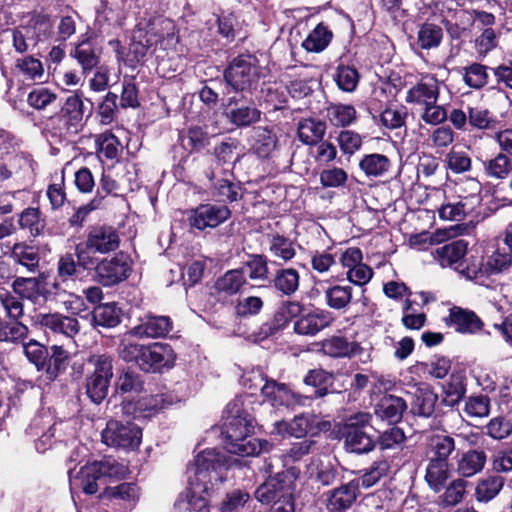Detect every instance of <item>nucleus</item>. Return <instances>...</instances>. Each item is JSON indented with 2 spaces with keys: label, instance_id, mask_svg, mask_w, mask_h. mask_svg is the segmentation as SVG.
<instances>
[{
  "label": "nucleus",
  "instance_id": "obj_43",
  "mask_svg": "<svg viewBox=\"0 0 512 512\" xmlns=\"http://www.w3.org/2000/svg\"><path fill=\"white\" fill-rule=\"evenodd\" d=\"M485 462L486 454L483 451L470 450L459 459L457 470L463 477H471L483 469Z\"/></svg>",
  "mask_w": 512,
  "mask_h": 512
},
{
  "label": "nucleus",
  "instance_id": "obj_37",
  "mask_svg": "<svg viewBox=\"0 0 512 512\" xmlns=\"http://www.w3.org/2000/svg\"><path fill=\"white\" fill-rule=\"evenodd\" d=\"M311 429V421L309 417L301 414L295 416L290 422L287 421H277L273 425V434L281 435V436H294V437H302L307 434V432Z\"/></svg>",
  "mask_w": 512,
  "mask_h": 512
},
{
  "label": "nucleus",
  "instance_id": "obj_16",
  "mask_svg": "<svg viewBox=\"0 0 512 512\" xmlns=\"http://www.w3.org/2000/svg\"><path fill=\"white\" fill-rule=\"evenodd\" d=\"M334 321L331 312L324 309H315L303 313L294 323V331L299 335L314 336L329 327Z\"/></svg>",
  "mask_w": 512,
  "mask_h": 512
},
{
  "label": "nucleus",
  "instance_id": "obj_51",
  "mask_svg": "<svg viewBox=\"0 0 512 512\" xmlns=\"http://www.w3.org/2000/svg\"><path fill=\"white\" fill-rule=\"evenodd\" d=\"M465 394V385L459 375H451L449 380L443 385L442 403L453 407L459 403Z\"/></svg>",
  "mask_w": 512,
  "mask_h": 512
},
{
  "label": "nucleus",
  "instance_id": "obj_52",
  "mask_svg": "<svg viewBox=\"0 0 512 512\" xmlns=\"http://www.w3.org/2000/svg\"><path fill=\"white\" fill-rule=\"evenodd\" d=\"M269 251L275 258L283 261V263L292 260L296 255L293 242L279 234H275L271 237Z\"/></svg>",
  "mask_w": 512,
  "mask_h": 512
},
{
  "label": "nucleus",
  "instance_id": "obj_55",
  "mask_svg": "<svg viewBox=\"0 0 512 512\" xmlns=\"http://www.w3.org/2000/svg\"><path fill=\"white\" fill-rule=\"evenodd\" d=\"M504 479L501 476H490L478 482L475 494L478 501L488 502L502 489Z\"/></svg>",
  "mask_w": 512,
  "mask_h": 512
},
{
  "label": "nucleus",
  "instance_id": "obj_19",
  "mask_svg": "<svg viewBox=\"0 0 512 512\" xmlns=\"http://www.w3.org/2000/svg\"><path fill=\"white\" fill-rule=\"evenodd\" d=\"M438 97V80L434 76L426 75L407 91L406 102L419 105L423 108L426 105L437 103Z\"/></svg>",
  "mask_w": 512,
  "mask_h": 512
},
{
  "label": "nucleus",
  "instance_id": "obj_6",
  "mask_svg": "<svg viewBox=\"0 0 512 512\" xmlns=\"http://www.w3.org/2000/svg\"><path fill=\"white\" fill-rule=\"evenodd\" d=\"M225 81L235 92H247L255 89L259 80L257 60L251 55L235 58L224 74Z\"/></svg>",
  "mask_w": 512,
  "mask_h": 512
},
{
  "label": "nucleus",
  "instance_id": "obj_2",
  "mask_svg": "<svg viewBox=\"0 0 512 512\" xmlns=\"http://www.w3.org/2000/svg\"><path fill=\"white\" fill-rule=\"evenodd\" d=\"M177 41L173 21L161 15H150L139 19L126 57L122 55V48L118 40H112L109 44L115 46L119 60H122L125 65L135 68L158 47L164 51L169 50L176 45Z\"/></svg>",
  "mask_w": 512,
  "mask_h": 512
},
{
  "label": "nucleus",
  "instance_id": "obj_25",
  "mask_svg": "<svg viewBox=\"0 0 512 512\" xmlns=\"http://www.w3.org/2000/svg\"><path fill=\"white\" fill-rule=\"evenodd\" d=\"M101 54V48L91 39L79 42L71 51V56L81 66L83 74L92 71L98 66Z\"/></svg>",
  "mask_w": 512,
  "mask_h": 512
},
{
  "label": "nucleus",
  "instance_id": "obj_36",
  "mask_svg": "<svg viewBox=\"0 0 512 512\" xmlns=\"http://www.w3.org/2000/svg\"><path fill=\"white\" fill-rule=\"evenodd\" d=\"M459 225L451 226L449 229H438L435 233L423 232L410 237L409 243L413 248L425 250L430 245L441 243L450 237L458 234Z\"/></svg>",
  "mask_w": 512,
  "mask_h": 512
},
{
  "label": "nucleus",
  "instance_id": "obj_50",
  "mask_svg": "<svg viewBox=\"0 0 512 512\" xmlns=\"http://www.w3.org/2000/svg\"><path fill=\"white\" fill-rule=\"evenodd\" d=\"M485 174L493 179H506L511 173V159L504 153L483 163Z\"/></svg>",
  "mask_w": 512,
  "mask_h": 512
},
{
  "label": "nucleus",
  "instance_id": "obj_28",
  "mask_svg": "<svg viewBox=\"0 0 512 512\" xmlns=\"http://www.w3.org/2000/svg\"><path fill=\"white\" fill-rule=\"evenodd\" d=\"M407 404L404 399L394 395H384L375 406V414L390 424L401 420Z\"/></svg>",
  "mask_w": 512,
  "mask_h": 512
},
{
  "label": "nucleus",
  "instance_id": "obj_17",
  "mask_svg": "<svg viewBox=\"0 0 512 512\" xmlns=\"http://www.w3.org/2000/svg\"><path fill=\"white\" fill-rule=\"evenodd\" d=\"M274 473V477L270 476L255 491V498L262 504H270L292 494L290 484L285 481V473L275 470Z\"/></svg>",
  "mask_w": 512,
  "mask_h": 512
},
{
  "label": "nucleus",
  "instance_id": "obj_3",
  "mask_svg": "<svg viewBox=\"0 0 512 512\" xmlns=\"http://www.w3.org/2000/svg\"><path fill=\"white\" fill-rule=\"evenodd\" d=\"M224 445L232 454L240 456H254L262 451H268L270 443L250 437L253 431V419L244 409L242 397L231 401L225 409Z\"/></svg>",
  "mask_w": 512,
  "mask_h": 512
},
{
  "label": "nucleus",
  "instance_id": "obj_12",
  "mask_svg": "<svg viewBox=\"0 0 512 512\" xmlns=\"http://www.w3.org/2000/svg\"><path fill=\"white\" fill-rule=\"evenodd\" d=\"M262 396L273 406H306L311 397L293 391L288 385L266 380L261 389Z\"/></svg>",
  "mask_w": 512,
  "mask_h": 512
},
{
  "label": "nucleus",
  "instance_id": "obj_35",
  "mask_svg": "<svg viewBox=\"0 0 512 512\" xmlns=\"http://www.w3.org/2000/svg\"><path fill=\"white\" fill-rule=\"evenodd\" d=\"M272 285L282 295L291 296L299 288L300 274L294 268L278 269L272 279Z\"/></svg>",
  "mask_w": 512,
  "mask_h": 512
},
{
  "label": "nucleus",
  "instance_id": "obj_26",
  "mask_svg": "<svg viewBox=\"0 0 512 512\" xmlns=\"http://www.w3.org/2000/svg\"><path fill=\"white\" fill-rule=\"evenodd\" d=\"M467 247L468 243L466 241L456 240L436 248L432 252V256L440 266L455 268L467 253Z\"/></svg>",
  "mask_w": 512,
  "mask_h": 512
},
{
  "label": "nucleus",
  "instance_id": "obj_5",
  "mask_svg": "<svg viewBox=\"0 0 512 512\" xmlns=\"http://www.w3.org/2000/svg\"><path fill=\"white\" fill-rule=\"evenodd\" d=\"M371 418L369 413H357L348 418L343 429V437L349 451L362 454L374 449L375 437L370 433Z\"/></svg>",
  "mask_w": 512,
  "mask_h": 512
},
{
  "label": "nucleus",
  "instance_id": "obj_18",
  "mask_svg": "<svg viewBox=\"0 0 512 512\" xmlns=\"http://www.w3.org/2000/svg\"><path fill=\"white\" fill-rule=\"evenodd\" d=\"M472 197L469 201L459 200L457 203L443 204L439 210V217L443 220L461 221L467 214L472 213L482 201L479 196V186L475 182H469Z\"/></svg>",
  "mask_w": 512,
  "mask_h": 512
},
{
  "label": "nucleus",
  "instance_id": "obj_48",
  "mask_svg": "<svg viewBox=\"0 0 512 512\" xmlns=\"http://www.w3.org/2000/svg\"><path fill=\"white\" fill-rule=\"evenodd\" d=\"M359 166L367 176L378 177L389 170L390 160L383 154L373 153L364 156Z\"/></svg>",
  "mask_w": 512,
  "mask_h": 512
},
{
  "label": "nucleus",
  "instance_id": "obj_44",
  "mask_svg": "<svg viewBox=\"0 0 512 512\" xmlns=\"http://www.w3.org/2000/svg\"><path fill=\"white\" fill-rule=\"evenodd\" d=\"M448 477V462L429 459L425 480L433 491L439 492L444 487Z\"/></svg>",
  "mask_w": 512,
  "mask_h": 512
},
{
  "label": "nucleus",
  "instance_id": "obj_1",
  "mask_svg": "<svg viewBox=\"0 0 512 512\" xmlns=\"http://www.w3.org/2000/svg\"><path fill=\"white\" fill-rule=\"evenodd\" d=\"M229 466L226 456L214 448L198 453L187 468L188 488L176 500L175 508L209 512L206 496L216 484L224 481Z\"/></svg>",
  "mask_w": 512,
  "mask_h": 512
},
{
  "label": "nucleus",
  "instance_id": "obj_61",
  "mask_svg": "<svg viewBox=\"0 0 512 512\" xmlns=\"http://www.w3.org/2000/svg\"><path fill=\"white\" fill-rule=\"evenodd\" d=\"M334 79L339 89L352 92L359 82V74L355 68L342 65L338 66Z\"/></svg>",
  "mask_w": 512,
  "mask_h": 512
},
{
  "label": "nucleus",
  "instance_id": "obj_29",
  "mask_svg": "<svg viewBox=\"0 0 512 512\" xmlns=\"http://www.w3.org/2000/svg\"><path fill=\"white\" fill-rule=\"evenodd\" d=\"M129 9L127 0H103L98 8V15L110 25L120 27L125 23Z\"/></svg>",
  "mask_w": 512,
  "mask_h": 512
},
{
  "label": "nucleus",
  "instance_id": "obj_7",
  "mask_svg": "<svg viewBox=\"0 0 512 512\" xmlns=\"http://www.w3.org/2000/svg\"><path fill=\"white\" fill-rule=\"evenodd\" d=\"M141 439V428L130 421L109 420L102 432V440L106 445L126 451L137 449Z\"/></svg>",
  "mask_w": 512,
  "mask_h": 512
},
{
  "label": "nucleus",
  "instance_id": "obj_31",
  "mask_svg": "<svg viewBox=\"0 0 512 512\" xmlns=\"http://www.w3.org/2000/svg\"><path fill=\"white\" fill-rule=\"evenodd\" d=\"M321 349L324 354L330 357L344 358L355 355L360 350V347L358 343L348 341V339L343 336L333 335L322 341Z\"/></svg>",
  "mask_w": 512,
  "mask_h": 512
},
{
  "label": "nucleus",
  "instance_id": "obj_39",
  "mask_svg": "<svg viewBox=\"0 0 512 512\" xmlns=\"http://www.w3.org/2000/svg\"><path fill=\"white\" fill-rule=\"evenodd\" d=\"M333 381V375L323 369L310 370L304 377V383L315 388L314 394L308 395L311 397L309 402L313 398H322L326 396L333 385Z\"/></svg>",
  "mask_w": 512,
  "mask_h": 512
},
{
  "label": "nucleus",
  "instance_id": "obj_27",
  "mask_svg": "<svg viewBox=\"0 0 512 512\" xmlns=\"http://www.w3.org/2000/svg\"><path fill=\"white\" fill-rule=\"evenodd\" d=\"M246 284L245 271L243 268H238L225 272L216 280L214 288L219 297H228L241 292Z\"/></svg>",
  "mask_w": 512,
  "mask_h": 512
},
{
  "label": "nucleus",
  "instance_id": "obj_49",
  "mask_svg": "<svg viewBox=\"0 0 512 512\" xmlns=\"http://www.w3.org/2000/svg\"><path fill=\"white\" fill-rule=\"evenodd\" d=\"M443 38L442 28L433 23H424L417 33V44L422 49H432L440 45Z\"/></svg>",
  "mask_w": 512,
  "mask_h": 512
},
{
  "label": "nucleus",
  "instance_id": "obj_46",
  "mask_svg": "<svg viewBox=\"0 0 512 512\" xmlns=\"http://www.w3.org/2000/svg\"><path fill=\"white\" fill-rule=\"evenodd\" d=\"M389 468L390 465L387 460H376L354 481L358 482L359 486L364 489L371 488L378 483L381 478L387 475Z\"/></svg>",
  "mask_w": 512,
  "mask_h": 512
},
{
  "label": "nucleus",
  "instance_id": "obj_59",
  "mask_svg": "<svg viewBox=\"0 0 512 512\" xmlns=\"http://www.w3.org/2000/svg\"><path fill=\"white\" fill-rule=\"evenodd\" d=\"M18 223L22 229L29 230L34 237L41 234L45 227L44 220L40 217L38 208H26L19 216Z\"/></svg>",
  "mask_w": 512,
  "mask_h": 512
},
{
  "label": "nucleus",
  "instance_id": "obj_22",
  "mask_svg": "<svg viewBox=\"0 0 512 512\" xmlns=\"http://www.w3.org/2000/svg\"><path fill=\"white\" fill-rule=\"evenodd\" d=\"M414 391L407 392L412 396L411 400V411L415 415L429 417L433 414L435 404L438 400L437 394L424 383L415 384L413 386Z\"/></svg>",
  "mask_w": 512,
  "mask_h": 512
},
{
  "label": "nucleus",
  "instance_id": "obj_64",
  "mask_svg": "<svg viewBox=\"0 0 512 512\" xmlns=\"http://www.w3.org/2000/svg\"><path fill=\"white\" fill-rule=\"evenodd\" d=\"M57 99L56 93L46 87H35L27 96L28 104L37 110H43Z\"/></svg>",
  "mask_w": 512,
  "mask_h": 512
},
{
  "label": "nucleus",
  "instance_id": "obj_56",
  "mask_svg": "<svg viewBox=\"0 0 512 512\" xmlns=\"http://www.w3.org/2000/svg\"><path fill=\"white\" fill-rule=\"evenodd\" d=\"M29 329L18 320L0 321V341L20 342L28 335Z\"/></svg>",
  "mask_w": 512,
  "mask_h": 512
},
{
  "label": "nucleus",
  "instance_id": "obj_47",
  "mask_svg": "<svg viewBox=\"0 0 512 512\" xmlns=\"http://www.w3.org/2000/svg\"><path fill=\"white\" fill-rule=\"evenodd\" d=\"M488 277L495 274H502L509 272L512 267V253L511 251H504L496 249L489 255L485 261Z\"/></svg>",
  "mask_w": 512,
  "mask_h": 512
},
{
  "label": "nucleus",
  "instance_id": "obj_8",
  "mask_svg": "<svg viewBox=\"0 0 512 512\" xmlns=\"http://www.w3.org/2000/svg\"><path fill=\"white\" fill-rule=\"evenodd\" d=\"M84 116L85 105L82 95L78 91H75L65 98L55 118L59 121L61 129H63L65 133L75 135L84 127Z\"/></svg>",
  "mask_w": 512,
  "mask_h": 512
},
{
  "label": "nucleus",
  "instance_id": "obj_58",
  "mask_svg": "<svg viewBox=\"0 0 512 512\" xmlns=\"http://www.w3.org/2000/svg\"><path fill=\"white\" fill-rule=\"evenodd\" d=\"M463 80L473 89H481L488 82L487 67L480 63H473L463 68Z\"/></svg>",
  "mask_w": 512,
  "mask_h": 512
},
{
  "label": "nucleus",
  "instance_id": "obj_23",
  "mask_svg": "<svg viewBox=\"0 0 512 512\" xmlns=\"http://www.w3.org/2000/svg\"><path fill=\"white\" fill-rule=\"evenodd\" d=\"M358 488V482L350 481L327 493V509L331 512H340L350 508L357 498Z\"/></svg>",
  "mask_w": 512,
  "mask_h": 512
},
{
  "label": "nucleus",
  "instance_id": "obj_60",
  "mask_svg": "<svg viewBox=\"0 0 512 512\" xmlns=\"http://www.w3.org/2000/svg\"><path fill=\"white\" fill-rule=\"evenodd\" d=\"M147 345L131 341L128 337L122 339L119 346V356L126 362H134L140 367L144 362Z\"/></svg>",
  "mask_w": 512,
  "mask_h": 512
},
{
  "label": "nucleus",
  "instance_id": "obj_21",
  "mask_svg": "<svg viewBox=\"0 0 512 512\" xmlns=\"http://www.w3.org/2000/svg\"><path fill=\"white\" fill-rule=\"evenodd\" d=\"M315 442L310 439H304L300 442L293 443L280 457H270L265 463L264 470L266 473L273 474L274 469L281 464L283 467L296 463L305 455L309 454Z\"/></svg>",
  "mask_w": 512,
  "mask_h": 512
},
{
  "label": "nucleus",
  "instance_id": "obj_10",
  "mask_svg": "<svg viewBox=\"0 0 512 512\" xmlns=\"http://www.w3.org/2000/svg\"><path fill=\"white\" fill-rule=\"evenodd\" d=\"M223 114L227 121L238 127H249L260 121L261 111L252 101H246L243 97H229L224 104Z\"/></svg>",
  "mask_w": 512,
  "mask_h": 512
},
{
  "label": "nucleus",
  "instance_id": "obj_11",
  "mask_svg": "<svg viewBox=\"0 0 512 512\" xmlns=\"http://www.w3.org/2000/svg\"><path fill=\"white\" fill-rule=\"evenodd\" d=\"M36 322L46 334L73 339L80 331L79 321L60 313H40L36 316Z\"/></svg>",
  "mask_w": 512,
  "mask_h": 512
},
{
  "label": "nucleus",
  "instance_id": "obj_54",
  "mask_svg": "<svg viewBox=\"0 0 512 512\" xmlns=\"http://www.w3.org/2000/svg\"><path fill=\"white\" fill-rule=\"evenodd\" d=\"M12 258L15 262L34 271L39 263V254L36 248L24 243H16L12 248Z\"/></svg>",
  "mask_w": 512,
  "mask_h": 512
},
{
  "label": "nucleus",
  "instance_id": "obj_34",
  "mask_svg": "<svg viewBox=\"0 0 512 512\" xmlns=\"http://www.w3.org/2000/svg\"><path fill=\"white\" fill-rule=\"evenodd\" d=\"M326 132V124L313 118L303 119L298 123L297 135L299 140L306 145L318 144Z\"/></svg>",
  "mask_w": 512,
  "mask_h": 512
},
{
  "label": "nucleus",
  "instance_id": "obj_57",
  "mask_svg": "<svg viewBox=\"0 0 512 512\" xmlns=\"http://www.w3.org/2000/svg\"><path fill=\"white\" fill-rule=\"evenodd\" d=\"M100 497L124 500L128 502L129 509H131L138 499V488L133 483H122L116 487H107Z\"/></svg>",
  "mask_w": 512,
  "mask_h": 512
},
{
  "label": "nucleus",
  "instance_id": "obj_41",
  "mask_svg": "<svg viewBox=\"0 0 512 512\" xmlns=\"http://www.w3.org/2000/svg\"><path fill=\"white\" fill-rule=\"evenodd\" d=\"M333 33L323 23H319L306 37L302 47L308 52H322L331 42Z\"/></svg>",
  "mask_w": 512,
  "mask_h": 512
},
{
  "label": "nucleus",
  "instance_id": "obj_42",
  "mask_svg": "<svg viewBox=\"0 0 512 512\" xmlns=\"http://www.w3.org/2000/svg\"><path fill=\"white\" fill-rule=\"evenodd\" d=\"M455 270L465 279L471 281H483L488 277L485 262L482 258L477 256H470L469 258L461 261Z\"/></svg>",
  "mask_w": 512,
  "mask_h": 512
},
{
  "label": "nucleus",
  "instance_id": "obj_20",
  "mask_svg": "<svg viewBox=\"0 0 512 512\" xmlns=\"http://www.w3.org/2000/svg\"><path fill=\"white\" fill-rule=\"evenodd\" d=\"M103 484V474H101V468L98 467L96 461L81 467L75 476L70 475V489L72 493L76 489H81L85 494H95L99 486Z\"/></svg>",
  "mask_w": 512,
  "mask_h": 512
},
{
  "label": "nucleus",
  "instance_id": "obj_62",
  "mask_svg": "<svg viewBox=\"0 0 512 512\" xmlns=\"http://www.w3.org/2000/svg\"><path fill=\"white\" fill-rule=\"evenodd\" d=\"M331 123L335 126L345 127L356 119V110L352 105H334L328 110Z\"/></svg>",
  "mask_w": 512,
  "mask_h": 512
},
{
  "label": "nucleus",
  "instance_id": "obj_45",
  "mask_svg": "<svg viewBox=\"0 0 512 512\" xmlns=\"http://www.w3.org/2000/svg\"><path fill=\"white\" fill-rule=\"evenodd\" d=\"M121 321V309L115 303L97 306L93 311V323L97 326L112 328Z\"/></svg>",
  "mask_w": 512,
  "mask_h": 512
},
{
  "label": "nucleus",
  "instance_id": "obj_15",
  "mask_svg": "<svg viewBox=\"0 0 512 512\" xmlns=\"http://www.w3.org/2000/svg\"><path fill=\"white\" fill-rule=\"evenodd\" d=\"M172 330V321L168 316L146 315L140 323L129 330L128 336L138 338L165 337Z\"/></svg>",
  "mask_w": 512,
  "mask_h": 512
},
{
  "label": "nucleus",
  "instance_id": "obj_33",
  "mask_svg": "<svg viewBox=\"0 0 512 512\" xmlns=\"http://www.w3.org/2000/svg\"><path fill=\"white\" fill-rule=\"evenodd\" d=\"M177 401L178 399L172 394L145 395L136 401L135 410L144 417H148Z\"/></svg>",
  "mask_w": 512,
  "mask_h": 512
},
{
  "label": "nucleus",
  "instance_id": "obj_30",
  "mask_svg": "<svg viewBox=\"0 0 512 512\" xmlns=\"http://www.w3.org/2000/svg\"><path fill=\"white\" fill-rule=\"evenodd\" d=\"M450 324L457 332L474 334L482 329L483 323L472 311L460 307H453L449 314Z\"/></svg>",
  "mask_w": 512,
  "mask_h": 512
},
{
  "label": "nucleus",
  "instance_id": "obj_63",
  "mask_svg": "<svg viewBox=\"0 0 512 512\" xmlns=\"http://www.w3.org/2000/svg\"><path fill=\"white\" fill-rule=\"evenodd\" d=\"M23 352L27 359L33 363L37 370H43L46 364L48 351L46 347L36 340L23 344Z\"/></svg>",
  "mask_w": 512,
  "mask_h": 512
},
{
  "label": "nucleus",
  "instance_id": "obj_9",
  "mask_svg": "<svg viewBox=\"0 0 512 512\" xmlns=\"http://www.w3.org/2000/svg\"><path fill=\"white\" fill-rule=\"evenodd\" d=\"M93 267H95L97 281L107 287L124 281L131 271L129 260L122 253L100 261L97 259Z\"/></svg>",
  "mask_w": 512,
  "mask_h": 512
},
{
  "label": "nucleus",
  "instance_id": "obj_38",
  "mask_svg": "<svg viewBox=\"0 0 512 512\" xmlns=\"http://www.w3.org/2000/svg\"><path fill=\"white\" fill-rule=\"evenodd\" d=\"M277 142V136L272 128L260 126L254 129L253 150L259 157H269L275 151Z\"/></svg>",
  "mask_w": 512,
  "mask_h": 512
},
{
  "label": "nucleus",
  "instance_id": "obj_40",
  "mask_svg": "<svg viewBox=\"0 0 512 512\" xmlns=\"http://www.w3.org/2000/svg\"><path fill=\"white\" fill-rule=\"evenodd\" d=\"M455 449L454 439L448 435H433L429 439L427 455L429 459L448 462Z\"/></svg>",
  "mask_w": 512,
  "mask_h": 512
},
{
  "label": "nucleus",
  "instance_id": "obj_53",
  "mask_svg": "<svg viewBox=\"0 0 512 512\" xmlns=\"http://www.w3.org/2000/svg\"><path fill=\"white\" fill-rule=\"evenodd\" d=\"M407 108L405 106L389 105L379 115L380 124L390 130L405 125Z\"/></svg>",
  "mask_w": 512,
  "mask_h": 512
},
{
  "label": "nucleus",
  "instance_id": "obj_32",
  "mask_svg": "<svg viewBox=\"0 0 512 512\" xmlns=\"http://www.w3.org/2000/svg\"><path fill=\"white\" fill-rule=\"evenodd\" d=\"M324 284L325 282L321 280L315 282L316 290H319V288L324 289L325 301L330 308L335 310H342L351 303V286L334 285L328 288H324Z\"/></svg>",
  "mask_w": 512,
  "mask_h": 512
},
{
  "label": "nucleus",
  "instance_id": "obj_14",
  "mask_svg": "<svg viewBox=\"0 0 512 512\" xmlns=\"http://www.w3.org/2000/svg\"><path fill=\"white\" fill-rule=\"evenodd\" d=\"M176 354L172 347L166 343H152L147 345L144 362L140 368L146 372H160L174 366Z\"/></svg>",
  "mask_w": 512,
  "mask_h": 512
},
{
  "label": "nucleus",
  "instance_id": "obj_4",
  "mask_svg": "<svg viewBox=\"0 0 512 512\" xmlns=\"http://www.w3.org/2000/svg\"><path fill=\"white\" fill-rule=\"evenodd\" d=\"M120 237L112 226L102 225L92 227L84 242L75 247V256L82 269H90L96 264L95 253L107 254L118 249Z\"/></svg>",
  "mask_w": 512,
  "mask_h": 512
},
{
  "label": "nucleus",
  "instance_id": "obj_13",
  "mask_svg": "<svg viewBox=\"0 0 512 512\" xmlns=\"http://www.w3.org/2000/svg\"><path fill=\"white\" fill-rule=\"evenodd\" d=\"M231 215L229 208L223 204H201L192 210L190 225L199 230L215 228L225 222Z\"/></svg>",
  "mask_w": 512,
  "mask_h": 512
},
{
  "label": "nucleus",
  "instance_id": "obj_24",
  "mask_svg": "<svg viewBox=\"0 0 512 512\" xmlns=\"http://www.w3.org/2000/svg\"><path fill=\"white\" fill-rule=\"evenodd\" d=\"M13 292L21 299L37 303L46 298L45 281L38 277H16L11 284Z\"/></svg>",
  "mask_w": 512,
  "mask_h": 512
}]
</instances>
